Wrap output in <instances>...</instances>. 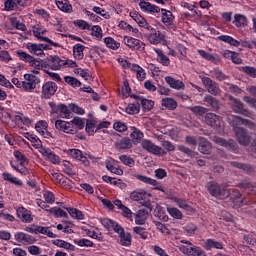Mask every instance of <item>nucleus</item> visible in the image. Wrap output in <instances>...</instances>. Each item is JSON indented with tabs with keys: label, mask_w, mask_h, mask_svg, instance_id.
<instances>
[{
	"label": "nucleus",
	"mask_w": 256,
	"mask_h": 256,
	"mask_svg": "<svg viewBox=\"0 0 256 256\" xmlns=\"http://www.w3.org/2000/svg\"><path fill=\"white\" fill-rule=\"evenodd\" d=\"M14 239L17 243H21L22 245H33V243H35V238L24 232H16Z\"/></svg>",
	"instance_id": "nucleus-14"
},
{
	"label": "nucleus",
	"mask_w": 256,
	"mask_h": 256,
	"mask_svg": "<svg viewBox=\"0 0 256 256\" xmlns=\"http://www.w3.org/2000/svg\"><path fill=\"white\" fill-rule=\"evenodd\" d=\"M125 111H126V113H128V115H137V113H139V111H141V106L139 105V103L128 104Z\"/></svg>",
	"instance_id": "nucleus-58"
},
{
	"label": "nucleus",
	"mask_w": 256,
	"mask_h": 256,
	"mask_svg": "<svg viewBox=\"0 0 256 256\" xmlns=\"http://www.w3.org/2000/svg\"><path fill=\"white\" fill-rule=\"evenodd\" d=\"M2 177L4 179V181H8L9 183H13V185H23V181H21L19 178L13 176V174L9 173V172H4L2 174Z\"/></svg>",
	"instance_id": "nucleus-41"
},
{
	"label": "nucleus",
	"mask_w": 256,
	"mask_h": 256,
	"mask_svg": "<svg viewBox=\"0 0 256 256\" xmlns=\"http://www.w3.org/2000/svg\"><path fill=\"white\" fill-rule=\"evenodd\" d=\"M164 79L171 89H175L176 91L185 89V83L179 79L173 78V76H166Z\"/></svg>",
	"instance_id": "nucleus-20"
},
{
	"label": "nucleus",
	"mask_w": 256,
	"mask_h": 256,
	"mask_svg": "<svg viewBox=\"0 0 256 256\" xmlns=\"http://www.w3.org/2000/svg\"><path fill=\"white\" fill-rule=\"evenodd\" d=\"M200 79L202 81V84L208 91V93H210V95H215V96L221 95V88H219V85L217 84V82L205 76H200Z\"/></svg>",
	"instance_id": "nucleus-4"
},
{
	"label": "nucleus",
	"mask_w": 256,
	"mask_h": 256,
	"mask_svg": "<svg viewBox=\"0 0 256 256\" xmlns=\"http://www.w3.org/2000/svg\"><path fill=\"white\" fill-rule=\"evenodd\" d=\"M205 123L206 125H209L210 127H213V129H217V130L223 127V122L221 121V117L213 113L206 114Z\"/></svg>",
	"instance_id": "nucleus-12"
},
{
	"label": "nucleus",
	"mask_w": 256,
	"mask_h": 256,
	"mask_svg": "<svg viewBox=\"0 0 256 256\" xmlns=\"http://www.w3.org/2000/svg\"><path fill=\"white\" fill-rule=\"evenodd\" d=\"M55 3L63 13H73V6L69 3V0H55Z\"/></svg>",
	"instance_id": "nucleus-28"
},
{
	"label": "nucleus",
	"mask_w": 256,
	"mask_h": 256,
	"mask_svg": "<svg viewBox=\"0 0 256 256\" xmlns=\"http://www.w3.org/2000/svg\"><path fill=\"white\" fill-rule=\"evenodd\" d=\"M230 104L233 111H235V113H239L240 115H245V117L253 116V114L249 110L245 109V105H243V102H241L237 98H233L232 96H230Z\"/></svg>",
	"instance_id": "nucleus-9"
},
{
	"label": "nucleus",
	"mask_w": 256,
	"mask_h": 256,
	"mask_svg": "<svg viewBox=\"0 0 256 256\" xmlns=\"http://www.w3.org/2000/svg\"><path fill=\"white\" fill-rule=\"evenodd\" d=\"M55 93H57V84L55 82L48 81L43 84L41 92L42 99H51Z\"/></svg>",
	"instance_id": "nucleus-10"
},
{
	"label": "nucleus",
	"mask_w": 256,
	"mask_h": 256,
	"mask_svg": "<svg viewBox=\"0 0 256 256\" xmlns=\"http://www.w3.org/2000/svg\"><path fill=\"white\" fill-rule=\"evenodd\" d=\"M33 36L38 39V41H44L45 43H49L50 45H53V47H59V44L57 42H54L53 40L49 39V37L45 36L47 33V29L41 26H36L32 30Z\"/></svg>",
	"instance_id": "nucleus-6"
},
{
	"label": "nucleus",
	"mask_w": 256,
	"mask_h": 256,
	"mask_svg": "<svg viewBox=\"0 0 256 256\" xmlns=\"http://www.w3.org/2000/svg\"><path fill=\"white\" fill-rule=\"evenodd\" d=\"M161 105L169 111H175V109H177L178 106L176 100L173 98H163L161 101Z\"/></svg>",
	"instance_id": "nucleus-36"
},
{
	"label": "nucleus",
	"mask_w": 256,
	"mask_h": 256,
	"mask_svg": "<svg viewBox=\"0 0 256 256\" xmlns=\"http://www.w3.org/2000/svg\"><path fill=\"white\" fill-rule=\"evenodd\" d=\"M233 25H235V27H238V28L247 27V16L243 14H235Z\"/></svg>",
	"instance_id": "nucleus-35"
},
{
	"label": "nucleus",
	"mask_w": 256,
	"mask_h": 256,
	"mask_svg": "<svg viewBox=\"0 0 256 256\" xmlns=\"http://www.w3.org/2000/svg\"><path fill=\"white\" fill-rule=\"evenodd\" d=\"M218 39L224 43H228V45H232L233 47H239V45H241V42L228 35H221Z\"/></svg>",
	"instance_id": "nucleus-44"
},
{
	"label": "nucleus",
	"mask_w": 256,
	"mask_h": 256,
	"mask_svg": "<svg viewBox=\"0 0 256 256\" xmlns=\"http://www.w3.org/2000/svg\"><path fill=\"white\" fill-rule=\"evenodd\" d=\"M208 191L212 197L216 199H227L231 193L227 189H221V186L217 182H208Z\"/></svg>",
	"instance_id": "nucleus-3"
},
{
	"label": "nucleus",
	"mask_w": 256,
	"mask_h": 256,
	"mask_svg": "<svg viewBox=\"0 0 256 256\" xmlns=\"http://www.w3.org/2000/svg\"><path fill=\"white\" fill-rule=\"evenodd\" d=\"M197 246L195 245H179L178 249L181 251V253H184V255H193V251H195V248Z\"/></svg>",
	"instance_id": "nucleus-59"
},
{
	"label": "nucleus",
	"mask_w": 256,
	"mask_h": 256,
	"mask_svg": "<svg viewBox=\"0 0 256 256\" xmlns=\"http://www.w3.org/2000/svg\"><path fill=\"white\" fill-rule=\"evenodd\" d=\"M203 247L206 249V251H213V249H223V242L209 238L205 240Z\"/></svg>",
	"instance_id": "nucleus-25"
},
{
	"label": "nucleus",
	"mask_w": 256,
	"mask_h": 256,
	"mask_svg": "<svg viewBox=\"0 0 256 256\" xmlns=\"http://www.w3.org/2000/svg\"><path fill=\"white\" fill-rule=\"evenodd\" d=\"M134 177L135 179H137V181H141L146 185H151L157 191H162V193H165V187H163V184H161V182H157V180L141 174H135Z\"/></svg>",
	"instance_id": "nucleus-8"
},
{
	"label": "nucleus",
	"mask_w": 256,
	"mask_h": 256,
	"mask_svg": "<svg viewBox=\"0 0 256 256\" xmlns=\"http://www.w3.org/2000/svg\"><path fill=\"white\" fill-rule=\"evenodd\" d=\"M53 245L60 247L61 249H66V251H75V245L61 239H56L53 241Z\"/></svg>",
	"instance_id": "nucleus-34"
},
{
	"label": "nucleus",
	"mask_w": 256,
	"mask_h": 256,
	"mask_svg": "<svg viewBox=\"0 0 256 256\" xmlns=\"http://www.w3.org/2000/svg\"><path fill=\"white\" fill-rule=\"evenodd\" d=\"M172 201H174V203H176V205L180 209H184L185 211H190L191 210V206L189 204H187V201H185L181 198L174 197V198H172Z\"/></svg>",
	"instance_id": "nucleus-57"
},
{
	"label": "nucleus",
	"mask_w": 256,
	"mask_h": 256,
	"mask_svg": "<svg viewBox=\"0 0 256 256\" xmlns=\"http://www.w3.org/2000/svg\"><path fill=\"white\" fill-rule=\"evenodd\" d=\"M124 45L129 47V49H141L143 47V42L137 38H133L130 36H124Z\"/></svg>",
	"instance_id": "nucleus-19"
},
{
	"label": "nucleus",
	"mask_w": 256,
	"mask_h": 256,
	"mask_svg": "<svg viewBox=\"0 0 256 256\" xmlns=\"http://www.w3.org/2000/svg\"><path fill=\"white\" fill-rule=\"evenodd\" d=\"M17 217L23 223H31L33 221V213L30 210H27L25 207H19L16 210Z\"/></svg>",
	"instance_id": "nucleus-16"
},
{
	"label": "nucleus",
	"mask_w": 256,
	"mask_h": 256,
	"mask_svg": "<svg viewBox=\"0 0 256 256\" xmlns=\"http://www.w3.org/2000/svg\"><path fill=\"white\" fill-rule=\"evenodd\" d=\"M135 218L136 225H145L149 217V213L145 210H139L136 214H133Z\"/></svg>",
	"instance_id": "nucleus-31"
},
{
	"label": "nucleus",
	"mask_w": 256,
	"mask_h": 256,
	"mask_svg": "<svg viewBox=\"0 0 256 256\" xmlns=\"http://www.w3.org/2000/svg\"><path fill=\"white\" fill-rule=\"evenodd\" d=\"M120 237V244L123 246V247H130L131 245V241H132V237H131V234L130 233H126V232H123L122 234L119 235Z\"/></svg>",
	"instance_id": "nucleus-49"
},
{
	"label": "nucleus",
	"mask_w": 256,
	"mask_h": 256,
	"mask_svg": "<svg viewBox=\"0 0 256 256\" xmlns=\"http://www.w3.org/2000/svg\"><path fill=\"white\" fill-rule=\"evenodd\" d=\"M106 169L110 171V173H114V175H123V170L117 167V161L113 158H108L105 162Z\"/></svg>",
	"instance_id": "nucleus-23"
},
{
	"label": "nucleus",
	"mask_w": 256,
	"mask_h": 256,
	"mask_svg": "<svg viewBox=\"0 0 256 256\" xmlns=\"http://www.w3.org/2000/svg\"><path fill=\"white\" fill-rule=\"evenodd\" d=\"M204 101L207 102L209 107H212V109L214 111H217V109H219V100H217L216 98H214L211 95H206L204 97Z\"/></svg>",
	"instance_id": "nucleus-47"
},
{
	"label": "nucleus",
	"mask_w": 256,
	"mask_h": 256,
	"mask_svg": "<svg viewBox=\"0 0 256 256\" xmlns=\"http://www.w3.org/2000/svg\"><path fill=\"white\" fill-rule=\"evenodd\" d=\"M47 127L48 125L45 121H39L35 125V129L39 135H42V137H45V139H51L53 135L47 130Z\"/></svg>",
	"instance_id": "nucleus-21"
},
{
	"label": "nucleus",
	"mask_w": 256,
	"mask_h": 256,
	"mask_svg": "<svg viewBox=\"0 0 256 256\" xmlns=\"http://www.w3.org/2000/svg\"><path fill=\"white\" fill-rule=\"evenodd\" d=\"M49 213H52V215H54V217H67V212H65L64 210H62L59 207L50 208Z\"/></svg>",
	"instance_id": "nucleus-64"
},
{
	"label": "nucleus",
	"mask_w": 256,
	"mask_h": 256,
	"mask_svg": "<svg viewBox=\"0 0 256 256\" xmlns=\"http://www.w3.org/2000/svg\"><path fill=\"white\" fill-rule=\"evenodd\" d=\"M116 147L119 149V150H122V149H131L133 147V142H131V139H129L128 137H125V138H122L120 140H118L116 143H115Z\"/></svg>",
	"instance_id": "nucleus-37"
},
{
	"label": "nucleus",
	"mask_w": 256,
	"mask_h": 256,
	"mask_svg": "<svg viewBox=\"0 0 256 256\" xmlns=\"http://www.w3.org/2000/svg\"><path fill=\"white\" fill-rule=\"evenodd\" d=\"M212 141H214V143H216L217 145H221V147H226L227 149H237V143H235V141L233 140H225L223 138L214 136L212 138Z\"/></svg>",
	"instance_id": "nucleus-26"
},
{
	"label": "nucleus",
	"mask_w": 256,
	"mask_h": 256,
	"mask_svg": "<svg viewBox=\"0 0 256 256\" xmlns=\"http://www.w3.org/2000/svg\"><path fill=\"white\" fill-rule=\"evenodd\" d=\"M27 139L32 142V146H34L35 149H39L40 151L41 147H43L41 140L37 136L27 133Z\"/></svg>",
	"instance_id": "nucleus-50"
},
{
	"label": "nucleus",
	"mask_w": 256,
	"mask_h": 256,
	"mask_svg": "<svg viewBox=\"0 0 256 256\" xmlns=\"http://www.w3.org/2000/svg\"><path fill=\"white\" fill-rule=\"evenodd\" d=\"M67 155H69V157H72V159H76V161H81V163H83V165L88 167L89 160L87 159V156L83 155V152L81 150L69 149L67 151Z\"/></svg>",
	"instance_id": "nucleus-15"
},
{
	"label": "nucleus",
	"mask_w": 256,
	"mask_h": 256,
	"mask_svg": "<svg viewBox=\"0 0 256 256\" xmlns=\"http://www.w3.org/2000/svg\"><path fill=\"white\" fill-rule=\"evenodd\" d=\"M239 71L242 73H245V75H248V77H252L253 79H256V68L251 66H240Z\"/></svg>",
	"instance_id": "nucleus-48"
},
{
	"label": "nucleus",
	"mask_w": 256,
	"mask_h": 256,
	"mask_svg": "<svg viewBox=\"0 0 256 256\" xmlns=\"http://www.w3.org/2000/svg\"><path fill=\"white\" fill-rule=\"evenodd\" d=\"M97 122L95 120H88L86 122V133L93 135L97 131Z\"/></svg>",
	"instance_id": "nucleus-60"
},
{
	"label": "nucleus",
	"mask_w": 256,
	"mask_h": 256,
	"mask_svg": "<svg viewBox=\"0 0 256 256\" xmlns=\"http://www.w3.org/2000/svg\"><path fill=\"white\" fill-rule=\"evenodd\" d=\"M130 129L132 131L130 137L131 139H133V141H141V139H143L144 135L143 132H141V130L134 126H132Z\"/></svg>",
	"instance_id": "nucleus-53"
},
{
	"label": "nucleus",
	"mask_w": 256,
	"mask_h": 256,
	"mask_svg": "<svg viewBox=\"0 0 256 256\" xmlns=\"http://www.w3.org/2000/svg\"><path fill=\"white\" fill-rule=\"evenodd\" d=\"M161 21L164 25L169 26L173 25V21H175V16L172 11L167 9H161Z\"/></svg>",
	"instance_id": "nucleus-27"
},
{
	"label": "nucleus",
	"mask_w": 256,
	"mask_h": 256,
	"mask_svg": "<svg viewBox=\"0 0 256 256\" xmlns=\"http://www.w3.org/2000/svg\"><path fill=\"white\" fill-rule=\"evenodd\" d=\"M37 83H39V78L33 74H24V81H22L23 91L32 93L34 89L37 88Z\"/></svg>",
	"instance_id": "nucleus-5"
},
{
	"label": "nucleus",
	"mask_w": 256,
	"mask_h": 256,
	"mask_svg": "<svg viewBox=\"0 0 256 256\" xmlns=\"http://www.w3.org/2000/svg\"><path fill=\"white\" fill-rule=\"evenodd\" d=\"M10 23L12 27H15L18 31H27V26H25L23 22L19 21L16 17L10 18Z\"/></svg>",
	"instance_id": "nucleus-56"
},
{
	"label": "nucleus",
	"mask_w": 256,
	"mask_h": 256,
	"mask_svg": "<svg viewBox=\"0 0 256 256\" xmlns=\"http://www.w3.org/2000/svg\"><path fill=\"white\" fill-rule=\"evenodd\" d=\"M139 7L144 13H159L161 11V8L145 0H140Z\"/></svg>",
	"instance_id": "nucleus-22"
},
{
	"label": "nucleus",
	"mask_w": 256,
	"mask_h": 256,
	"mask_svg": "<svg viewBox=\"0 0 256 256\" xmlns=\"http://www.w3.org/2000/svg\"><path fill=\"white\" fill-rule=\"evenodd\" d=\"M141 147L148 153H152V155H165L167 153L165 150H163V148L155 145L149 139H144L141 142Z\"/></svg>",
	"instance_id": "nucleus-7"
},
{
	"label": "nucleus",
	"mask_w": 256,
	"mask_h": 256,
	"mask_svg": "<svg viewBox=\"0 0 256 256\" xmlns=\"http://www.w3.org/2000/svg\"><path fill=\"white\" fill-rule=\"evenodd\" d=\"M63 171L69 177H74L73 165L69 161H63Z\"/></svg>",
	"instance_id": "nucleus-62"
},
{
	"label": "nucleus",
	"mask_w": 256,
	"mask_h": 256,
	"mask_svg": "<svg viewBox=\"0 0 256 256\" xmlns=\"http://www.w3.org/2000/svg\"><path fill=\"white\" fill-rule=\"evenodd\" d=\"M39 153H41L42 157H45V159L50 161L53 165H59V163H61V157L47 147H41Z\"/></svg>",
	"instance_id": "nucleus-11"
},
{
	"label": "nucleus",
	"mask_w": 256,
	"mask_h": 256,
	"mask_svg": "<svg viewBox=\"0 0 256 256\" xmlns=\"http://www.w3.org/2000/svg\"><path fill=\"white\" fill-rule=\"evenodd\" d=\"M133 73H136V78L138 81H145L147 77V73H145V69H143L141 66L138 64H134L131 66V70Z\"/></svg>",
	"instance_id": "nucleus-32"
},
{
	"label": "nucleus",
	"mask_w": 256,
	"mask_h": 256,
	"mask_svg": "<svg viewBox=\"0 0 256 256\" xmlns=\"http://www.w3.org/2000/svg\"><path fill=\"white\" fill-rule=\"evenodd\" d=\"M197 53L202 57V59L211 61V63H219L221 61L219 58L215 57V55L208 53L205 50H197Z\"/></svg>",
	"instance_id": "nucleus-40"
},
{
	"label": "nucleus",
	"mask_w": 256,
	"mask_h": 256,
	"mask_svg": "<svg viewBox=\"0 0 256 256\" xmlns=\"http://www.w3.org/2000/svg\"><path fill=\"white\" fill-rule=\"evenodd\" d=\"M130 17L139 25V27L146 29V31H150V33L147 34V39L151 45H159V43L165 41V35L148 24L147 20L141 16L139 12L131 11Z\"/></svg>",
	"instance_id": "nucleus-1"
},
{
	"label": "nucleus",
	"mask_w": 256,
	"mask_h": 256,
	"mask_svg": "<svg viewBox=\"0 0 256 256\" xmlns=\"http://www.w3.org/2000/svg\"><path fill=\"white\" fill-rule=\"evenodd\" d=\"M232 120H234L238 125H245L248 127V129H252V131H255L256 124L252 122L251 120L242 119L239 116H230Z\"/></svg>",
	"instance_id": "nucleus-30"
},
{
	"label": "nucleus",
	"mask_w": 256,
	"mask_h": 256,
	"mask_svg": "<svg viewBox=\"0 0 256 256\" xmlns=\"http://www.w3.org/2000/svg\"><path fill=\"white\" fill-rule=\"evenodd\" d=\"M146 197L147 192L144 189L135 190L130 194V199H132V201H143Z\"/></svg>",
	"instance_id": "nucleus-38"
},
{
	"label": "nucleus",
	"mask_w": 256,
	"mask_h": 256,
	"mask_svg": "<svg viewBox=\"0 0 256 256\" xmlns=\"http://www.w3.org/2000/svg\"><path fill=\"white\" fill-rule=\"evenodd\" d=\"M52 179L62 187H65V185H67V178L63 176V174L61 173H57V172L52 173Z\"/></svg>",
	"instance_id": "nucleus-52"
},
{
	"label": "nucleus",
	"mask_w": 256,
	"mask_h": 256,
	"mask_svg": "<svg viewBox=\"0 0 256 256\" xmlns=\"http://www.w3.org/2000/svg\"><path fill=\"white\" fill-rule=\"evenodd\" d=\"M58 110L60 111L61 117H63V119H69L71 117V108L67 107V105H58Z\"/></svg>",
	"instance_id": "nucleus-55"
},
{
	"label": "nucleus",
	"mask_w": 256,
	"mask_h": 256,
	"mask_svg": "<svg viewBox=\"0 0 256 256\" xmlns=\"http://www.w3.org/2000/svg\"><path fill=\"white\" fill-rule=\"evenodd\" d=\"M167 212L173 219H183V213L175 207H167Z\"/></svg>",
	"instance_id": "nucleus-61"
},
{
	"label": "nucleus",
	"mask_w": 256,
	"mask_h": 256,
	"mask_svg": "<svg viewBox=\"0 0 256 256\" xmlns=\"http://www.w3.org/2000/svg\"><path fill=\"white\" fill-rule=\"evenodd\" d=\"M66 209L72 219L83 220L85 218V216L83 215V212H81L77 208H66Z\"/></svg>",
	"instance_id": "nucleus-51"
},
{
	"label": "nucleus",
	"mask_w": 256,
	"mask_h": 256,
	"mask_svg": "<svg viewBox=\"0 0 256 256\" xmlns=\"http://www.w3.org/2000/svg\"><path fill=\"white\" fill-rule=\"evenodd\" d=\"M64 81L65 83H67V85H70V87H73L74 89L77 87H81V81L73 76L64 77Z\"/></svg>",
	"instance_id": "nucleus-54"
},
{
	"label": "nucleus",
	"mask_w": 256,
	"mask_h": 256,
	"mask_svg": "<svg viewBox=\"0 0 256 256\" xmlns=\"http://www.w3.org/2000/svg\"><path fill=\"white\" fill-rule=\"evenodd\" d=\"M211 149V142L205 138H200L198 151H200V153H203L204 155H209V153H211Z\"/></svg>",
	"instance_id": "nucleus-29"
},
{
	"label": "nucleus",
	"mask_w": 256,
	"mask_h": 256,
	"mask_svg": "<svg viewBox=\"0 0 256 256\" xmlns=\"http://www.w3.org/2000/svg\"><path fill=\"white\" fill-rule=\"evenodd\" d=\"M104 44L108 49H112V51H117L119 47H121V43L114 40L113 37H106L104 38Z\"/></svg>",
	"instance_id": "nucleus-39"
},
{
	"label": "nucleus",
	"mask_w": 256,
	"mask_h": 256,
	"mask_svg": "<svg viewBox=\"0 0 256 256\" xmlns=\"http://www.w3.org/2000/svg\"><path fill=\"white\" fill-rule=\"evenodd\" d=\"M23 0H6L4 3L5 11H14L17 9V5H21Z\"/></svg>",
	"instance_id": "nucleus-46"
},
{
	"label": "nucleus",
	"mask_w": 256,
	"mask_h": 256,
	"mask_svg": "<svg viewBox=\"0 0 256 256\" xmlns=\"http://www.w3.org/2000/svg\"><path fill=\"white\" fill-rule=\"evenodd\" d=\"M55 128L58 131H63V133H68L70 135H74L75 133V128H73V124L65 120H56Z\"/></svg>",
	"instance_id": "nucleus-13"
},
{
	"label": "nucleus",
	"mask_w": 256,
	"mask_h": 256,
	"mask_svg": "<svg viewBox=\"0 0 256 256\" xmlns=\"http://www.w3.org/2000/svg\"><path fill=\"white\" fill-rule=\"evenodd\" d=\"M48 66L53 71H59L60 69H64L65 61L61 59L59 56H50L48 60Z\"/></svg>",
	"instance_id": "nucleus-17"
},
{
	"label": "nucleus",
	"mask_w": 256,
	"mask_h": 256,
	"mask_svg": "<svg viewBox=\"0 0 256 256\" xmlns=\"http://www.w3.org/2000/svg\"><path fill=\"white\" fill-rule=\"evenodd\" d=\"M228 121H229L230 125L233 126L238 143H240V145L247 146L249 143H251V136H249L247 134L246 129L240 127V124H238L234 120H232L231 117H228Z\"/></svg>",
	"instance_id": "nucleus-2"
},
{
	"label": "nucleus",
	"mask_w": 256,
	"mask_h": 256,
	"mask_svg": "<svg viewBox=\"0 0 256 256\" xmlns=\"http://www.w3.org/2000/svg\"><path fill=\"white\" fill-rule=\"evenodd\" d=\"M85 51V46L82 44H75L73 46V57L77 61H82V59L85 57V54L83 53Z\"/></svg>",
	"instance_id": "nucleus-33"
},
{
	"label": "nucleus",
	"mask_w": 256,
	"mask_h": 256,
	"mask_svg": "<svg viewBox=\"0 0 256 256\" xmlns=\"http://www.w3.org/2000/svg\"><path fill=\"white\" fill-rule=\"evenodd\" d=\"M138 101H140L144 111H151L153 109V106L155 105V102L153 100L145 99L143 97H136Z\"/></svg>",
	"instance_id": "nucleus-43"
},
{
	"label": "nucleus",
	"mask_w": 256,
	"mask_h": 256,
	"mask_svg": "<svg viewBox=\"0 0 256 256\" xmlns=\"http://www.w3.org/2000/svg\"><path fill=\"white\" fill-rule=\"evenodd\" d=\"M84 233L88 237H91L92 239H96L97 241H103L104 239L103 234L99 232V230L95 231L91 229H84Z\"/></svg>",
	"instance_id": "nucleus-45"
},
{
	"label": "nucleus",
	"mask_w": 256,
	"mask_h": 256,
	"mask_svg": "<svg viewBox=\"0 0 256 256\" xmlns=\"http://www.w3.org/2000/svg\"><path fill=\"white\" fill-rule=\"evenodd\" d=\"M75 245L78 247H93V242L87 238L74 240Z\"/></svg>",
	"instance_id": "nucleus-63"
},
{
	"label": "nucleus",
	"mask_w": 256,
	"mask_h": 256,
	"mask_svg": "<svg viewBox=\"0 0 256 256\" xmlns=\"http://www.w3.org/2000/svg\"><path fill=\"white\" fill-rule=\"evenodd\" d=\"M91 35L96 39V41H101L103 39V29L99 25H94L91 28Z\"/></svg>",
	"instance_id": "nucleus-42"
},
{
	"label": "nucleus",
	"mask_w": 256,
	"mask_h": 256,
	"mask_svg": "<svg viewBox=\"0 0 256 256\" xmlns=\"http://www.w3.org/2000/svg\"><path fill=\"white\" fill-rule=\"evenodd\" d=\"M154 52L156 53V61L163 65V67H169L171 65V59L168 58L167 55L163 52V50L159 48H154Z\"/></svg>",
	"instance_id": "nucleus-24"
},
{
	"label": "nucleus",
	"mask_w": 256,
	"mask_h": 256,
	"mask_svg": "<svg viewBox=\"0 0 256 256\" xmlns=\"http://www.w3.org/2000/svg\"><path fill=\"white\" fill-rule=\"evenodd\" d=\"M26 49L31 55H36V57H45V52L42 51L40 43L28 42L26 44Z\"/></svg>",
	"instance_id": "nucleus-18"
}]
</instances>
